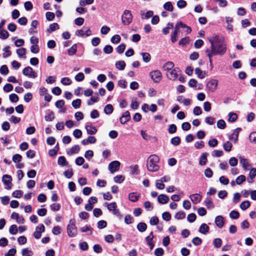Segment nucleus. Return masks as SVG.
<instances>
[{"instance_id": "nucleus-1", "label": "nucleus", "mask_w": 256, "mask_h": 256, "mask_svg": "<svg viewBox=\"0 0 256 256\" xmlns=\"http://www.w3.org/2000/svg\"><path fill=\"white\" fill-rule=\"evenodd\" d=\"M208 40L210 44V47L206 50V53L208 57L210 64H212V57L216 55L222 56L226 50V42L224 38L218 36L209 37Z\"/></svg>"}, {"instance_id": "nucleus-2", "label": "nucleus", "mask_w": 256, "mask_h": 256, "mask_svg": "<svg viewBox=\"0 0 256 256\" xmlns=\"http://www.w3.org/2000/svg\"><path fill=\"white\" fill-rule=\"evenodd\" d=\"M160 158L156 154L150 155L146 161V167L148 170L152 172H156L159 170Z\"/></svg>"}, {"instance_id": "nucleus-3", "label": "nucleus", "mask_w": 256, "mask_h": 256, "mask_svg": "<svg viewBox=\"0 0 256 256\" xmlns=\"http://www.w3.org/2000/svg\"><path fill=\"white\" fill-rule=\"evenodd\" d=\"M67 233L68 236L72 238L77 235V228L72 220H70V223L67 226Z\"/></svg>"}, {"instance_id": "nucleus-4", "label": "nucleus", "mask_w": 256, "mask_h": 256, "mask_svg": "<svg viewBox=\"0 0 256 256\" xmlns=\"http://www.w3.org/2000/svg\"><path fill=\"white\" fill-rule=\"evenodd\" d=\"M181 73V71L178 68H174L168 72L166 73V77L170 80H176Z\"/></svg>"}, {"instance_id": "nucleus-5", "label": "nucleus", "mask_w": 256, "mask_h": 256, "mask_svg": "<svg viewBox=\"0 0 256 256\" xmlns=\"http://www.w3.org/2000/svg\"><path fill=\"white\" fill-rule=\"evenodd\" d=\"M132 16L128 10H125L122 16V22L124 25H129L132 22Z\"/></svg>"}, {"instance_id": "nucleus-6", "label": "nucleus", "mask_w": 256, "mask_h": 256, "mask_svg": "<svg viewBox=\"0 0 256 256\" xmlns=\"http://www.w3.org/2000/svg\"><path fill=\"white\" fill-rule=\"evenodd\" d=\"M104 206H106L109 211L112 212L113 214L116 216H120V212L118 209L116 208L117 205L116 202H112L111 203L105 202Z\"/></svg>"}, {"instance_id": "nucleus-7", "label": "nucleus", "mask_w": 256, "mask_h": 256, "mask_svg": "<svg viewBox=\"0 0 256 256\" xmlns=\"http://www.w3.org/2000/svg\"><path fill=\"white\" fill-rule=\"evenodd\" d=\"M218 80L216 79L210 80L206 85L207 90L210 92H214L218 88Z\"/></svg>"}, {"instance_id": "nucleus-8", "label": "nucleus", "mask_w": 256, "mask_h": 256, "mask_svg": "<svg viewBox=\"0 0 256 256\" xmlns=\"http://www.w3.org/2000/svg\"><path fill=\"white\" fill-rule=\"evenodd\" d=\"M75 34L78 36L82 38L86 37L92 34V31L89 28H83L81 30H77Z\"/></svg>"}, {"instance_id": "nucleus-9", "label": "nucleus", "mask_w": 256, "mask_h": 256, "mask_svg": "<svg viewBox=\"0 0 256 256\" xmlns=\"http://www.w3.org/2000/svg\"><path fill=\"white\" fill-rule=\"evenodd\" d=\"M22 74L28 78H34L37 77L36 72L30 66H26L22 70Z\"/></svg>"}, {"instance_id": "nucleus-10", "label": "nucleus", "mask_w": 256, "mask_h": 256, "mask_svg": "<svg viewBox=\"0 0 256 256\" xmlns=\"http://www.w3.org/2000/svg\"><path fill=\"white\" fill-rule=\"evenodd\" d=\"M149 76L154 82H159L162 77V74L158 70L151 72H150Z\"/></svg>"}, {"instance_id": "nucleus-11", "label": "nucleus", "mask_w": 256, "mask_h": 256, "mask_svg": "<svg viewBox=\"0 0 256 256\" xmlns=\"http://www.w3.org/2000/svg\"><path fill=\"white\" fill-rule=\"evenodd\" d=\"M180 28H181L180 26V22H178L174 26V30L171 34L170 40L172 42H175L178 40Z\"/></svg>"}, {"instance_id": "nucleus-12", "label": "nucleus", "mask_w": 256, "mask_h": 256, "mask_svg": "<svg viewBox=\"0 0 256 256\" xmlns=\"http://www.w3.org/2000/svg\"><path fill=\"white\" fill-rule=\"evenodd\" d=\"M12 177L8 174H4L2 176V181L4 184L6 186V188L10 190L12 187Z\"/></svg>"}, {"instance_id": "nucleus-13", "label": "nucleus", "mask_w": 256, "mask_h": 256, "mask_svg": "<svg viewBox=\"0 0 256 256\" xmlns=\"http://www.w3.org/2000/svg\"><path fill=\"white\" fill-rule=\"evenodd\" d=\"M120 164L118 161H113L108 164V170L111 173L114 174L119 170Z\"/></svg>"}, {"instance_id": "nucleus-14", "label": "nucleus", "mask_w": 256, "mask_h": 256, "mask_svg": "<svg viewBox=\"0 0 256 256\" xmlns=\"http://www.w3.org/2000/svg\"><path fill=\"white\" fill-rule=\"evenodd\" d=\"M45 230L44 224H41L36 227V230L34 233V236L36 239H39L42 236V233L44 232Z\"/></svg>"}, {"instance_id": "nucleus-15", "label": "nucleus", "mask_w": 256, "mask_h": 256, "mask_svg": "<svg viewBox=\"0 0 256 256\" xmlns=\"http://www.w3.org/2000/svg\"><path fill=\"white\" fill-rule=\"evenodd\" d=\"M130 120V113L128 111L124 112L120 118V120L122 124H124Z\"/></svg>"}, {"instance_id": "nucleus-16", "label": "nucleus", "mask_w": 256, "mask_h": 256, "mask_svg": "<svg viewBox=\"0 0 256 256\" xmlns=\"http://www.w3.org/2000/svg\"><path fill=\"white\" fill-rule=\"evenodd\" d=\"M11 218L16 220L18 224H24V220L22 216H20L17 212H13L10 216Z\"/></svg>"}, {"instance_id": "nucleus-17", "label": "nucleus", "mask_w": 256, "mask_h": 256, "mask_svg": "<svg viewBox=\"0 0 256 256\" xmlns=\"http://www.w3.org/2000/svg\"><path fill=\"white\" fill-rule=\"evenodd\" d=\"M239 158L240 160V163L242 164L244 169L246 170H248L250 164H249L248 160L241 156H239Z\"/></svg>"}, {"instance_id": "nucleus-18", "label": "nucleus", "mask_w": 256, "mask_h": 256, "mask_svg": "<svg viewBox=\"0 0 256 256\" xmlns=\"http://www.w3.org/2000/svg\"><path fill=\"white\" fill-rule=\"evenodd\" d=\"M216 226L219 228H222L224 224V218L221 216H216L214 220Z\"/></svg>"}, {"instance_id": "nucleus-19", "label": "nucleus", "mask_w": 256, "mask_h": 256, "mask_svg": "<svg viewBox=\"0 0 256 256\" xmlns=\"http://www.w3.org/2000/svg\"><path fill=\"white\" fill-rule=\"evenodd\" d=\"M190 198L194 204L198 203L202 199V196L198 194H192L190 196Z\"/></svg>"}, {"instance_id": "nucleus-20", "label": "nucleus", "mask_w": 256, "mask_h": 256, "mask_svg": "<svg viewBox=\"0 0 256 256\" xmlns=\"http://www.w3.org/2000/svg\"><path fill=\"white\" fill-rule=\"evenodd\" d=\"M169 200V198L166 194H161L158 197V201L161 204H166Z\"/></svg>"}, {"instance_id": "nucleus-21", "label": "nucleus", "mask_w": 256, "mask_h": 256, "mask_svg": "<svg viewBox=\"0 0 256 256\" xmlns=\"http://www.w3.org/2000/svg\"><path fill=\"white\" fill-rule=\"evenodd\" d=\"M153 238L154 236L152 232H151L150 235L146 236V244L150 246L151 250H152L154 247V244L152 242Z\"/></svg>"}, {"instance_id": "nucleus-22", "label": "nucleus", "mask_w": 256, "mask_h": 256, "mask_svg": "<svg viewBox=\"0 0 256 256\" xmlns=\"http://www.w3.org/2000/svg\"><path fill=\"white\" fill-rule=\"evenodd\" d=\"M174 64L172 62H168L164 64L162 68L164 71H166V72H168L174 68Z\"/></svg>"}, {"instance_id": "nucleus-23", "label": "nucleus", "mask_w": 256, "mask_h": 256, "mask_svg": "<svg viewBox=\"0 0 256 256\" xmlns=\"http://www.w3.org/2000/svg\"><path fill=\"white\" fill-rule=\"evenodd\" d=\"M86 129L88 134H94L97 132V129L96 127L92 126L91 125L86 124Z\"/></svg>"}, {"instance_id": "nucleus-24", "label": "nucleus", "mask_w": 256, "mask_h": 256, "mask_svg": "<svg viewBox=\"0 0 256 256\" xmlns=\"http://www.w3.org/2000/svg\"><path fill=\"white\" fill-rule=\"evenodd\" d=\"M209 227L206 224H202L200 227L198 232L204 234H206L209 231Z\"/></svg>"}, {"instance_id": "nucleus-25", "label": "nucleus", "mask_w": 256, "mask_h": 256, "mask_svg": "<svg viewBox=\"0 0 256 256\" xmlns=\"http://www.w3.org/2000/svg\"><path fill=\"white\" fill-rule=\"evenodd\" d=\"M208 155V154L207 152H204L202 154L199 162V164L200 166H204L206 164L207 162V156Z\"/></svg>"}, {"instance_id": "nucleus-26", "label": "nucleus", "mask_w": 256, "mask_h": 256, "mask_svg": "<svg viewBox=\"0 0 256 256\" xmlns=\"http://www.w3.org/2000/svg\"><path fill=\"white\" fill-rule=\"evenodd\" d=\"M80 150V148L78 145H75L72 146L69 150L67 152V154L69 155H72L74 154H77Z\"/></svg>"}, {"instance_id": "nucleus-27", "label": "nucleus", "mask_w": 256, "mask_h": 256, "mask_svg": "<svg viewBox=\"0 0 256 256\" xmlns=\"http://www.w3.org/2000/svg\"><path fill=\"white\" fill-rule=\"evenodd\" d=\"M58 165L62 166H66L68 164V162L66 160V158L64 156H60L58 158Z\"/></svg>"}, {"instance_id": "nucleus-28", "label": "nucleus", "mask_w": 256, "mask_h": 256, "mask_svg": "<svg viewBox=\"0 0 256 256\" xmlns=\"http://www.w3.org/2000/svg\"><path fill=\"white\" fill-rule=\"evenodd\" d=\"M16 54L19 58H26L24 56L26 53V49L24 48H18L16 50Z\"/></svg>"}, {"instance_id": "nucleus-29", "label": "nucleus", "mask_w": 256, "mask_h": 256, "mask_svg": "<svg viewBox=\"0 0 256 256\" xmlns=\"http://www.w3.org/2000/svg\"><path fill=\"white\" fill-rule=\"evenodd\" d=\"M77 51L76 44H74L68 50V54L69 56L74 55Z\"/></svg>"}, {"instance_id": "nucleus-30", "label": "nucleus", "mask_w": 256, "mask_h": 256, "mask_svg": "<svg viewBox=\"0 0 256 256\" xmlns=\"http://www.w3.org/2000/svg\"><path fill=\"white\" fill-rule=\"evenodd\" d=\"M139 198V194L135 192L130 193L128 195V199L132 202H136L138 200Z\"/></svg>"}, {"instance_id": "nucleus-31", "label": "nucleus", "mask_w": 256, "mask_h": 256, "mask_svg": "<svg viewBox=\"0 0 256 256\" xmlns=\"http://www.w3.org/2000/svg\"><path fill=\"white\" fill-rule=\"evenodd\" d=\"M194 71L195 74L197 75L198 78L202 79L205 77L206 72L202 70L200 68H196Z\"/></svg>"}, {"instance_id": "nucleus-32", "label": "nucleus", "mask_w": 256, "mask_h": 256, "mask_svg": "<svg viewBox=\"0 0 256 256\" xmlns=\"http://www.w3.org/2000/svg\"><path fill=\"white\" fill-rule=\"evenodd\" d=\"M33 254V252L28 248H24L22 250V256H32Z\"/></svg>"}, {"instance_id": "nucleus-33", "label": "nucleus", "mask_w": 256, "mask_h": 256, "mask_svg": "<svg viewBox=\"0 0 256 256\" xmlns=\"http://www.w3.org/2000/svg\"><path fill=\"white\" fill-rule=\"evenodd\" d=\"M114 110L113 106L110 104H108L104 108V112L106 114H111Z\"/></svg>"}, {"instance_id": "nucleus-34", "label": "nucleus", "mask_w": 256, "mask_h": 256, "mask_svg": "<svg viewBox=\"0 0 256 256\" xmlns=\"http://www.w3.org/2000/svg\"><path fill=\"white\" fill-rule=\"evenodd\" d=\"M126 66V63L124 61H118L116 62V67L119 70H123Z\"/></svg>"}, {"instance_id": "nucleus-35", "label": "nucleus", "mask_w": 256, "mask_h": 256, "mask_svg": "<svg viewBox=\"0 0 256 256\" xmlns=\"http://www.w3.org/2000/svg\"><path fill=\"white\" fill-rule=\"evenodd\" d=\"M228 120L230 122H234L238 118V115L236 113L230 112L228 114Z\"/></svg>"}, {"instance_id": "nucleus-36", "label": "nucleus", "mask_w": 256, "mask_h": 256, "mask_svg": "<svg viewBox=\"0 0 256 256\" xmlns=\"http://www.w3.org/2000/svg\"><path fill=\"white\" fill-rule=\"evenodd\" d=\"M186 217V214L182 211L177 212L174 215V218L176 220H182Z\"/></svg>"}, {"instance_id": "nucleus-37", "label": "nucleus", "mask_w": 256, "mask_h": 256, "mask_svg": "<svg viewBox=\"0 0 256 256\" xmlns=\"http://www.w3.org/2000/svg\"><path fill=\"white\" fill-rule=\"evenodd\" d=\"M59 28V26L57 23H53L50 24L49 28L47 30V32H51Z\"/></svg>"}, {"instance_id": "nucleus-38", "label": "nucleus", "mask_w": 256, "mask_h": 256, "mask_svg": "<svg viewBox=\"0 0 256 256\" xmlns=\"http://www.w3.org/2000/svg\"><path fill=\"white\" fill-rule=\"evenodd\" d=\"M238 136V132L237 130H235L234 132L230 137V140L233 141L234 142H236Z\"/></svg>"}, {"instance_id": "nucleus-39", "label": "nucleus", "mask_w": 256, "mask_h": 256, "mask_svg": "<svg viewBox=\"0 0 256 256\" xmlns=\"http://www.w3.org/2000/svg\"><path fill=\"white\" fill-rule=\"evenodd\" d=\"M54 118V114L52 112H50L44 116V119L46 122H51Z\"/></svg>"}, {"instance_id": "nucleus-40", "label": "nucleus", "mask_w": 256, "mask_h": 256, "mask_svg": "<svg viewBox=\"0 0 256 256\" xmlns=\"http://www.w3.org/2000/svg\"><path fill=\"white\" fill-rule=\"evenodd\" d=\"M146 228H147V226L144 222H140L137 225V228L140 232H144L146 231Z\"/></svg>"}, {"instance_id": "nucleus-41", "label": "nucleus", "mask_w": 256, "mask_h": 256, "mask_svg": "<svg viewBox=\"0 0 256 256\" xmlns=\"http://www.w3.org/2000/svg\"><path fill=\"white\" fill-rule=\"evenodd\" d=\"M250 206V202L248 200H246L241 203L240 208L242 210H246Z\"/></svg>"}, {"instance_id": "nucleus-42", "label": "nucleus", "mask_w": 256, "mask_h": 256, "mask_svg": "<svg viewBox=\"0 0 256 256\" xmlns=\"http://www.w3.org/2000/svg\"><path fill=\"white\" fill-rule=\"evenodd\" d=\"M142 56V60L144 62H148L150 60V54L148 52H142L141 54Z\"/></svg>"}, {"instance_id": "nucleus-43", "label": "nucleus", "mask_w": 256, "mask_h": 256, "mask_svg": "<svg viewBox=\"0 0 256 256\" xmlns=\"http://www.w3.org/2000/svg\"><path fill=\"white\" fill-rule=\"evenodd\" d=\"M204 203L208 208H212L214 206L210 198H207L204 201Z\"/></svg>"}, {"instance_id": "nucleus-44", "label": "nucleus", "mask_w": 256, "mask_h": 256, "mask_svg": "<svg viewBox=\"0 0 256 256\" xmlns=\"http://www.w3.org/2000/svg\"><path fill=\"white\" fill-rule=\"evenodd\" d=\"M156 186L158 190H163L165 187V185L161 180H157L156 181Z\"/></svg>"}, {"instance_id": "nucleus-45", "label": "nucleus", "mask_w": 256, "mask_h": 256, "mask_svg": "<svg viewBox=\"0 0 256 256\" xmlns=\"http://www.w3.org/2000/svg\"><path fill=\"white\" fill-rule=\"evenodd\" d=\"M180 138L178 136H176L171 139L170 142L174 146H178L180 143Z\"/></svg>"}, {"instance_id": "nucleus-46", "label": "nucleus", "mask_w": 256, "mask_h": 256, "mask_svg": "<svg viewBox=\"0 0 256 256\" xmlns=\"http://www.w3.org/2000/svg\"><path fill=\"white\" fill-rule=\"evenodd\" d=\"M179 22L180 28H185V32L186 34H188L192 32V29L190 26H186L182 22Z\"/></svg>"}, {"instance_id": "nucleus-47", "label": "nucleus", "mask_w": 256, "mask_h": 256, "mask_svg": "<svg viewBox=\"0 0 256 256\" xmlns=\"http://www.w3.org/2000/svg\"><path fill=\"white\" fill-rule=\"evenodd\" d=\"M18 229L16 225L12 224V225L9 229V232L12 234H16L18 232Z\"/></svg>"}, {"instance_id": "nucleus-48", "label": "nucleus", "mask_w": 256, "mask_h": 256, "mask_svg": "<svg viewBox=\"0 0 256 256\" xmlns=\"http://www.w3.org/2000/svg\"><path fill=\"white\" fill-rule=\"evenodd\" d=\"M154 14V12L152 11V10H149V11H148L145 14H142V12H141V16H142V18H146V19H148V18H150L152 17Z\"/></svg>"}, {"instance_id": "nucleus-49", "label": "nucleus", "mask_w": 256, "mask_h": 256, "mask_svg": "<svg viewBox=\"0 0 256 256\" xmlns=\"http://www.w3.org/2000/svg\"><path fill=\"white\" fill-rule=\"evenodd\" d=\"M224 150L226 152H230L232 150V144L228 141H227L223 144Z\"/></svg>"}, {"instance_id": "nucleus-50", "label": "nucleus", "mask_w": 256, "mask_h": 256, "mask_svg": "<svg viewBox=\"0 0 256 256\" xmlns=\"http://www.w3.org/2000/svg\"><path fill=\"white\" fill-rule=\"evenodd\" d=\"M164 8L166 10L170 12H172L174 8L172 3L170 2L165 3L164 5Z\"/></svg>"}, {"instance_id": "nucleus-51", "label": "nucleus", "mask_w": 256, "mask_h": 256, "mask_svg": "<svg viewBox=\"0 0 256 256\" xmlns=\"http://www.w3.org/2000/svg\"><path fill=\"white\" fill-rule=\"evenodd\" d=\"M246 180V177L244 175L238 176L236 180V184L240 185Z\"/></svg>"}, {"instance_id": "nucleus-52", "label": "nucleus", "mask_w": 256, "mask_h": 256, "mask_svg": "<svg viewBox=\"0 0 256 256\" xmlns=\"http://www.w3.org/2000/svg\"><path fill=\"white\" fill-rule=\"evenodd\" d=\"M120 40V36L118 34H116L111 38V42L113 44H118Z\"/></svg>"}, {"instance_id": "nucleus-53", "label": "nucleus", "mask_w": 256, "mask_h": 256, "mask_svg": "<svg viewBox=\"0 0 256 256\" xmlns=\"http://www.w3.org/2000/svg\"><path fill=\"white\" fill-rule=\"evenodd\" d=\"M9 72L8 69L6 65H2L0 68V73L2 74L6 75Z\"/></svg>"}, {"instance_id": "nucleus-54", "label": "nucleus", "mask_w": 256, "mask_h": 256, "mask_svg": "<svg viewBox=\"0 0 256 256\" xmlns=\"http://www.w3.org/2000/svg\"><path fill=\"white\" fill-rule=\"evenodd\" d=\"M8 36V32L6 30L2 29L0 34V38L2 40H5L7 38Z\"/></svg>"}, {"instance_id": "nucleus-55", "label": "nucleus", "mask_w": 256, "mask_h": 256, "mask_svg": "<svg viewBox=\"0 0 256 256\" xmlns=\"http://www.w3.org/2000/svg\"><path fill=\"white\" fill-rule=\"evenodd\" d=\"M230 216L232 219H237L240 216V214L236 210H232L230 214Z\"/></svg>"}, {"instance_id": "nucleus-56", "label": "nucleus", "mask_w": 256, "mask_h": 256, "mask_svg": "<svg viewBox=\"0 0 256 256\" xmlns=\"http://www.w3.org/2000/svg\"><path fill=\"white\" fill-rule=\"evenodd\" d=\"M124 180V177L122 175H118L114 178L115 182L120 184Z\"/></svg>"}, {"instance_id": "nucleus-57", "label": "nucleus", "mask_w": 256, "mask_h": 256, "mask_svg": "<svg viewBox=\"0 0 256 256\" xmlns=\"http://www.w3.org/2000/svg\"><path fill=\"white\" fill-rule=\"evenodd\" d=\"M81 104V100L80 99H76L72 102V106L75 108H78L80 107Z\"/></svg>"}, {"instance_id": "nucleus-58", "label": "nucleus", "mask_w": 256, "mask_h": 256, "mask_svg": "<svg viewBox=\"0 0 256 256\" xmlns=\"http://www.w3.org/2000/svg\"><path fill=\"white\" fill-rule=\"evenodd\" d=\"M222 240L219 238H215L213 241L214 245L216 248H218L220 247L222 245Z\"/></svg>"}, {"instance_id": "nucleus-59", "label": "nucleus", "mask_w": 256, "mask_h": 256, "mask_svg": "<svg viewBox=\"0 0 256 256\" xmlns=\"http://www.w3.org/2000/svg\"><path fill=\"white\" fill-rule=\"evenodd\" d=\"M204 174L206 178H210L212 176L213 172L210 168H207L205 170Z\"/></svg>"}, {"instance_id": "nucleus-60", "label": "nucleus", "mask_w": 256, "mask_h": 256, "mask_svg": "<svg viewBox=\"0 0 256 256\" xmlns=\"http://www.w3.org/2000/svg\"><path fill=\"white\" fill-rule=\"evenodd\" d=\"M154 254L156 256H162L164 254V250L161 248H157L155 250Z\"/></svg>"}, {"instance_id": "nucleus-61", "label": "nucleus", "mask_w": 256, "mask_h": 256, "mask_svg": "<svg viewBox=\"0 0 256 256\" xmlns=\"http://www.w3.org/2000/svg\"><path fill=\"white\" fill-rule=\"evenodd\" d=\"M226 124L225 122L222 120H218L217 122V126L220 129H224L226 128Z\"/></svg>"}, {"instance_id": "nucleus-62", "label": "nucleus", "mask_w": 256, "mask_h": 256, "mask_svg": "<svg viewBox=\"0 0 256 256\" xmlns=\"http://www.w3.org/2000/svg\"><path fill=\"white\" fill-rule=\"evenodd\" d=\"M192 242L194 245L198 246L202 244V240L200 238L196 236L192 240Z\"/></svg>"}, {"instance_id": "nucleus-63", "label": "nucleus", "mask_w": 256, "mask_h": 256, "mask_svg": "<svg viewBox=\"0 0 256 256\" xmlns=\"http://www.w3.org/2000/svg\"><path fill=\"white\" fill-rule=\"evenodd\" d=\"M250 140L252 142L256 144V132H251L249 136Z\"/></svg>"}, {"instance_id": "nucleus-64", "label": "nucleus", "mask_w": 256, "mask_h": 256, "mask_svg": "<svg viewBox=\"0 0 256 256\" xmlns=\"http://www.w3.org/2000/svg\"><path fill=\"white\" fill-rule=\"evenodd\" d=\"M256 176V168H252L249 174V177L253 180L254 177Z\"/></svg>"}]
</instances>
